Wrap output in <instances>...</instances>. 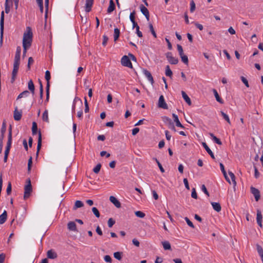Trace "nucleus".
Returning <instances> with one entry per match:
<instances>
[{
  "mask_svg": "<svg viewBox=\"0 0 263 263\" xmlns=\"http://www.w3.org/2000/svg\"><path fill=\"white\" fill-rule=\"evenodd\" d=\"M42 146V134L40 131L39 132V137L37 140V152H36V156L38 155L39 151L41 148Z\"/></svg>",
  "mask_w": 263,
  "mask_h": 263,
  "instance_id": "15",
  "label": "nucleus"
},
{
  "mask_svg": "<svg viewBox=\"0 0 263 263\" xmlns=\"http://www.w3.org/2000/svg\"><path fill=\"white\" fill-rule=\"evenodd\" d=\"M11 190H12L11 184L10 182H9L7 187V190H6L7 194L8 195H9L11 193Z\"/></svg>",
  "mask_w": 263,
  "mask_h": 263,
  "instance_id": "62",
  "label": "nucleus"
},
{
  "mask_svg": "<svg viewBox=\"0 0 263 263\" xmlns=\"http://www.w3.org/2000/svg\"><path fill=\"white\" fill-rule=\"evenodd\" d=\"M37 125L35 122H33L32 123V134L35 135L37 133Z\"/></svg>",
  "mask_w": 263,
  "mask_h": 263,
  "instance_id": "34",
  "label": "nucleus"
},
{
  "mask_svg": "<svg viewBox=\"0 0 263 263\" xmlns=\"http://www.w3.org/2000/svg\"><path fill=\"white\" fill-rule=\"evenodd\" d=\"M241 80L242 82L244 83V84L246 85V87H249V85L248 82V80L246 78H245L244 77H241Z\"/></svg>",
  "mask_w": 263,
  "mask_h": 263,
  "instance_id": "57",
  "label": "nucleus"
},
{
  "mask_svg": "<svg viewBox=\"0 0 263 263\" xmlns=\"http://www.w3.org/2000/svg\"><path fill=\"white\" fill-rule=\"evenodd\" d=\"M211 204L214 210L216 212H219L221 211V207L220 203L218 202H212Z\"/></svg>",
  "mask_w": 263,
  "mask_h": 263,
  "instance_id": "20",
  "label": "nucleus"
},
{
  "mask_svg": "<svg viewBox=\"0 0 263 263\" xmlns=\"http://www.w3.org/2000/svg\"><path fill=\"white\" fill-rule=\"evenodd\" d=\"M262 216L261 212L260 210L258 209L257 210L256 221H257V224L260 228H262V223H261L262 222Z\"/></svg>",
  "mask_w": 263,
  "mask_h": 263,
  "instance_id": "11",
  "label": "nucleus"
},
{
  "mask_svg": "<svg viewBox=\"0 0 263 263\" xmlns=\"http://www.w3.org/2000/svg\"><path fill=\"white\" fill-rule=\"evenodd\" d=\"M20 57L21 54L15 53L13 63L14 65H20Z\"/></svg>",
  "mask_w": 263,
  "mask_h": 263,
  "instance_id": "35",
  "label": "nucleus"
},
{
  "mask_svg": "<svg viewBox=\"0 0 263 263\" xmlns=\"http://www.w3.org/2000/svg\"><path fill=\"white\" fill-rule=\"evenodd\" d=\"M191 196H192V198H193L194 199H197V194L196 193V190H195V188H193L192 189Z\"/></svg>",
  "mask_w": 263,
  "mask_h": 263,
  "instance_id": "61",
  "label": "nucleus"
},
{
  "mask_svg": "<svg viewBox=\"0 0 263 263\" xmlns=\"http://www.w3.org/2000/svg\"><path fill=\"white\" fill-rule=\"evenodd\" d=\"M68 229L70 231H77L76 224L73 221H70L67 224Z\"/></svg>",
  "mask_w": 263,
  "mask_h": 263,
  "instance_id": "17",
  "label": "nucleus"
},
{
  "mask_svg": "<svg viewBox=\"0 0 263 263\" xmlns=\"http://www.w3.org/2000/svg\"><path fill=\"white\" fill-rule=\"evenodd\" d=\"M42 119L43 121H46L47 122H49V119H48V111L47 110H45L42 116Z\"/></svg>",
  "mask_w": 263,
  "mask_h": 263,
  "instance_id": "36",
  "label": "nucleus"
},
{
  "mask_svg": "<svg viewBox=\"0 0 263 263\" xmlns=\"http://www.w3.org/2000/svg\"><path fill=\"white\" fill-rule=\"evenodd\" d=\"M190 6H191L190 11H191V12H193L195 11V8H196L195 3L193 0L191 1V3H190Z\"/></svg>",
  "mask_w": 263,
  "mask_h": 263,
  "instance_id": "48",
  "label": "nucleus"
},
{
  "mask_svg": "<svg viewBox=\"0 0 263 263\" xmlns=\"http://www.w3.org/2000/svg\"><path fill=\"white\" fill-rule=\"evenodd\" d=\"M4 11H2L1 12V21H0V30H1L0 44L1 46L3 44V33H4Z\"/></svg>",
  "mask_w": 263,
  "mask_h": 263,
  "instance_id": "3",
  "label": "nucleus"
},
{
  "mask_svg": "<svg viewBox=\"0 0 263 263\" xmlns=\"http://www.w3.org/2000/svg\"><path fill=\"white\" fill-rule=\"evenodd\" d=\"M115 9V4L113 0H110L109 7L107 8V12L108 13H111Z\"/></svg>",
  "mask_w": 263,
  "mask_h": 263,
  "instance_id": "22",
  "label": "nucleus"
},
{
  "mask_svg": "<svg viewBox=\"0 0 263 263\" xmlns=\"http://www.w3.org/2000/svg\"><path fill=\"white\" fill-rule=\"evenodd\" d=\"M251 193L254 195L255 200L256 201H258L260 197L259 191L257 189L252 186L251 187Z\"/></svg>",
  "mask_w": 263,
  "mask_h": 263,
  "instance_id": "7",
  "label": "nucleus"
},
{
  "mask_svg": "<svg viewBox=\"0 0 263 263\" xmlns=\"http://www.w3.org/2000/svg\"><path fill=\"white\" fill-rule=\"evenodd\" d=\"M46 98L45 102H48L49 99V85L46 87Z\"/></svg>",
  "mask_w": 263,
  "mask_h": 263,
  "instance_id": "55",
  "label": "nucleus"
},
{
  "mask_svg": "<svg viewBox=\"0 0 263 263\" xmlns=\"http://www.w3.org/2000/svg\"><path fill=\"white\" fill-rule=\"evenodd\" d=\"M29 94V92L28 90H25L18 96L17 99H21L24 97H27Z\"/></svg>",
  "mask_w": 263,
  "mask_h": 263,
  "instance_id": "39",
  "label": "nucleus"
},
{
  "mask_svg": "<svg viewBox=\"0 0 263 263\" xmlns=\"http://www.w3.org/2000/svg\"><path fill=\"white\" fill-rule=\"evenodd\" d=\"M34 62V60L32 57H30L28 59V65H27V68L28 70L30 69V65L32 64Z\"/></svg>",
  "mask_w": 263,
  "mask_h": 263,
  "instance_id": "56",
  "label": "nucleus"
},
{
  "mask_svg": "<svg viewBox=\"0 0 263 263\" xmlns=\"http://www.w3.org/2000/svg\"><path fill=\"white\" fill-rule=\"evenodd\" d=\"M122 255V252H116L114 253V257L119 260H121Z\"/></svg>",
  "mask_w": 263,
  "mask_h": 263,
  "instance_id": "37",
  "label": "nucleus"
},
{
  "mask_svg": "<svg viewBox=\"0 0 263 263\" xmlns=\"http://www.w3.org/2000/svg\"><path fill=\"white\" fill-rule=\"evenodd\" d=\"M181 59V61L186 65H188L189 64V60L188 58L186 55L183 54L182 57H180Z\"/></svg>",
  "mask_w": 263,
  "mask_h": 263,
  "instance_id": "46",
  "label": "nucleus"
},
{
  "mask_svg": "<svg viewBox=\"0 0 263 263\" xmlns=\"http://www.w3.org/2000/svg\"><path fill=\"white\" fill-rule=\"evenodd\" d=\"M182 96L183 98V99L185 100V101L189 105H191V101L190 98L189 97V96L186 95V93L184 91H181Z\"/></svg>",
  "mask_w": 263,
  "mask_h": 263,
  "instance_id": "25",
  "label": "nucleus"
},
{
  "mask_svg": "<svg viewBox=\"0 0 263 263\" xmlns=\"http://www.w3.org/2000/svg\"><path fill=\"white\" fill-rule=\"evenodd\" d=\"M33 34L31 27H27L23 35V46L30 47L31 45Z\"/></svg>",
  "mask_w": 263,
  "mask_h": 263,
  "instance_id": "1",
  "label": "nucleus"
},
{
  "mask_svg": "<svg viewBox=\"0 0 263 263\" xmlns=\"http://www.w3.org/2000/svg\"><path fill=\"white\" fill-rule=\"evenodd\" d=\"M28 87L29 90L31 91L32 94L33 95L34 94V85L33 82L32 80H30L28 83Z\"/></svg>",
  "mask_w": 263,
  "mask_h": 263,
  "instance_id": "23",
  "label": "nucleus"
},
{
  "mask_svg": "<svg viewBox=\"0 0 263 263\" xmlns=\"http://www.w3.org/2000/svg\"><path fill=\"white\" fill-rule=\"evenodd\" d=\"M12 143V126L10 125L9 127V133L8 137V141L6 147L11 148Z\"/></svg>",
  "mask_w": 263,
  "mask_h": 263,
  "instance_id": "10",
  "label": "nucleus"
},
{
  "mask_svg": "<svg viewBox=\"0 0 263 263\" xmlns=\"http://www.w3.org/2000/svg\"><path fill=\"white\" fill-rule=\"evenodd\" d=\"M93 3V0H86L85 11L89 12L91 10V7Z\"/></svg>",
  "mask_w": 263,
  "mask_h": 263,
  "instance_id": "13",
  "label": "nucleus"
},
{
  "mask_svg": "<svg viewBox=\"0 0 263 263\" xmlns=\"http://www.w3.org/2000/svg\"><path fill=\"white\" fill-rule=\"evenodd\" d=\"M104 260L107 262L111 263L112 259L109 255H105L104 257Z\"/></svg>",
  "mask_w": 263,
  "mask_h": 263,
  "instance_id": "60",
  "label": "nucleus"
},
{
  "mask_svg": "<svg viewBox=\"0 0 263 263\" xmlns=\"http://www.w3.org/2000/svg\"><path fill=\"white\" fill-rule=\"evenodd\" d=\"M14 119L16 121H19L21 120L22 117V112L17 110V107L15 108L14 111Z\"/></svg>",
  "mask_w": 263,
  "mask_h": 263,
  "instance_id": "19",
  "label": "nucleus"
},
{
  "mask_svg": "<svg viewBox=\"0 0 263 263\" xmlns=\"http://www.w3.org/2000/svg\"><path fill=\"white\" fill-rule=\"evenodd\" d=\"M166 58L171 64L176 65L178 63V59L173 57L172 53L168 52L166 54Z\"/></svg>",
  "mask_w": 263,
  "mask_h": 263,
  "instance_id": "5",
  "label": "nucleus"
},
{
  "mask_svg": "<svg viewBox=\"0 0 263 263\" xmlns=\"http://www.w3.org/2000/svg\"><path fill=\"white\" fill-rule=\"evenodd\" d=\"M158 106L159 108H161L163 109H167L168 108L167 105L165 101L164 97L162 95H161L159 97Z\"/></svg>",
  "mask_w": 263,
  "mask_h": 263,
  "instance_id": "6",
  "label": "nucleus"
},
{
  "mask_svg": "<svg viewBox=\"0 0 263 263\" xmlns=\"http://www.w3.org/2000/svg\"><path fill=\"white\" fill-rule=\"evenodd\" d=\"M149 30H150V31L151 32L152 34H153V35L154 36V37L156 38L157 37V34L154 30V27H153V26L152 24H149Z\"/></svg>",
  "mask_w": 263,
  "mask_h": 263,
  "instance_id": "42",
  "label": "nucleus"
},
{
  "mask_svg": "<svg viewBox=\"0 0 263 263\" xmlns=\"http://www.w3.org/2000/svg\"><path fill=\"white\" fill-rule=\"evenodd\" d=\"M101 164L100 163L98 164L93 169V171L95 173L98 174L101 169Z\"/></svg>",
  "mask_w": 263,
  "mask_h": 263,
  "instance_id": "44",
  "label": "nucleus"
},
{
  "mask_svg": "<svg viewBox=\"0 0 263 263\" xmlns=\"http://www.w3.org/2000/svg\"><path fill=\"white\" fill-rule=\"evenodd\" d=\"M163 247L165 250H169L171 249L170 243L168 241H164L162 242Z\"/></svg>",
  "mask_w": 263,
  "mask_h": 263,
  "instance_id": "30",
  "label": "nucleus"
},
{
  "mask_svg": "<svg viewBox=\"0 0 263 263\" xmlns=\"http://www.w3.org/2000/svg\"><path fill=\"white\" fill-rule=\"evenodd\" d=\"M155 160H156L158 166H159V168H160V171L162 172V173H164V168H163L162 165L161 164V163L159 162V161L156 159L155 158Z\"/></svg>",
  "mask_w": 263,
  "mask_h": 263,
  "instance_id": "58",
  "label": "nucleus"
},
{
  "mask_svg": "<svg viewBox=\"0 0 263 263\" xmlns=\"http://www.w3.org/2000/svg\"><path fill=\"white\" fill-rule=\"evenodd\" d=\"M166 119L170 122L169 128H171L172 129H173L174 131L175 132L176 131V129H175V126H174V125L173 124V123L172 122L171 119L168 118H167Z\"/></svg>",
  "mask_w": 263,
  "mask_h": 263,
  "instance_id": "50",
  "label": "nucleus"
},
{
  "mask_svg": "<svg viewBox=\"0 0 263 263\" xmlns=\"http://www.w3.org/2000/svg\"><path fill=\"white\" fill-rule=\"evenodd\" d=\"M177 48L180 57H182V55L184 54L182 47L180 45L178 44L177 45Z\"/></svg>",
  "mask_w": 263,
  "mask_h": 263,
  "instance_id": "41",
  "label": "nucleus"
},
{
  "mask_svg": "<svg viewBox=\"0 0 263 263\" xmlns=\"http://www.w3.org/2000/svg\"><path fill=\"white\" fill-rule=\"evenodd\" d=\"M201 189L202 191V192H203L206 195L209 196V193L205 185H204V184L202 185Z\"/></svg>",
  "mask_w": 263,
  "mask_h": 263,
  "instance_id": "63",
  "label": "nucleus"
},
{
  "mask_svg": "<svg viewBox=\"0 0 263 263\" xmlns=\"http://www.w3.org/2000/svg\"><path fill=\"white\" fill-rule=\"evenodd\" d=\"M120 30L118 28H115L114 34L115 41H116L118 39L120 35Z\"/></svg>",
  "mask_w": 263,
  "mask_h": 263,
  "instance_id": "32",
  "label": "nucleus"
},
{
  "mask_svg": "<svg viewBox=\"0 0 263 263\" xmlns=\"http://www.w3.org/2000/svg\"><path fill=\"white\" fill-rule=\"evenodd\" d=\"M32 164V157H31L29 158V159L28 160V171L29 172H30L31 170Z\"/></svg>",
  "mask_w": 263,
  "mask_h": 263,
  "instance_id": "59",
  "label": "nucleus"
},
{
  "mask_svg": "<svg viewBox=\"0 0 263 263\" xmlns=\"http://www.w3.org/2000/svg\"><path fill=\"white\" fill-rule=\"evenodd\" d=\"M19 68V65L13 64V69L12 72V76H16Z\"/></svg>",
  "mask_w": 263,
  "mask_h": 263,
  "instance_id": "38",
  "label": "nucleus"
},
{
  "mask_svg": "<svg viewBox=\"0 0 263 263\" xmlns=\"http://www.w3.org/2000/svg\"><path fill=\"white\" fill-rule=\"evenodd\" d=\"M140 9L142 13L145 16L147 20H149V13L148 9L142 4L140 6Z\"/></svg>",
  "mask_w": 263,
  "mask_h": 263,
  "instance_id": "8",
  "label": "nucleus"
},
{
  "mask_svg": "<svg viewBox=\"0 0 263 263\" xmlns=\"http://www.w3.org/2000/svg\"><path fill=\"white\" fill-rule=\"evenodd\" d=\"M135 12L134 11L133 12L130 13L129 15V18L130 21L132 22L135 21Z\"/></svg>",
  "mask_w": 263,
  "mask_h": 263,
  "instance_id": "64",
  "label": "nucleus"
},
{
  "mask_svg": "<svg viewBox=\"0 0 263 263\" xmlns=\"http://www.w3.org/2000/svg\"><path fill=\"white\" fill-rule=\"evenodd\" d=\"M109 200L117 208H119L121 207V203H120V201L115 197H114L113 196H110Z\"/></svg>",
  "mask_w": 263,
  "mask_h": 263,
  "instance_id": "12",
  "label": "nucleus"
},
{
  "mask_svg": "<svg viewBox=\"0 0 263 263\" xmlns=\"http://www.w3.org/2000/svg\"><path fill=\"white\" fill-rule=\"evenodd\" d=\"M209 135H210L211 138L212 139V140L216 143H217L218 145H221L222 144V142L220 141V140L219 139H218V138H217L213 134L210 133Z\"/></svg>",
  "mask_w": 263,
  "mask_h": 263,
  "instance_id": "27",
  "label": "nucleus"
},
{
  "mask_svg": "<svg viewBox=\"0 0 263 263\" xmlns=\"http://www.w3.org/2000/svg\"><path fill=\"white\" fill-rule=\"evenodd\" d=\"M32 191V185L30 179L27 180V184L24 187V199H27L30 195V194Z\"/></svg>",
  "mask_w": 263,
  "mask_h": 263,
  "instance_id": "2",
  "label": "nucleus"
},
{
  "mask_svg": "<svg viewBox=\"0 0 263 263\" xmlns=\"http://www.w3.org/2000/svg\"><path fill=\"white\" fill-rule=\"evenodd\" d=\"M4 134L5 133H1V136L0 137V153L2 152L3 148V140L4 137Z\"/></svg>",
  "mask_w": 263,
  "mask_h": 263,
  "instance_id": "47",
  "label": "nucleus"
},
{
  "mask_svg": "<svg viewBox=\"0 0 263 263\" xmlns=\"http://www.w3.org/2000/svg\"><path fill=\"white\" fill-rule=\"evenodd\" d=\"M10 6L9 5V2L8 0H6L5 3V12L6 13H8L10 12V8L11 6H12L13 4L12 2L11 1L10 2Z\"/></svg>",
  "mask_w": 263,
  "mask_h": 263,
  "instance_id": "28",
  "label": "nucleus"
},
{
  "mask_svg": "<svg viewBox=\"0 0 263 263\" xmlns=\"http://www.w3.org/2000/svg\"><path fill=\"white\" fill-rule=\"evenodd\" d=\"M220 114L222 116L223 118L229 124H231V121L229 116L224 113L223 111H220Z\"/></svg>",
  "mask_w": 263,
  "mask_h": 263,
  "instance_id": "31",
  "label": "nucleus"
},
{
  "mask_svg": "<svg viewBox=\"0 0 263 263\" xmlns=\"http://www.w3.org/2000/svg\"><path fill=\"white\" fill-rule=\"evenodd\" d=\"M84 206V203L80 200H77L75 202L74 205L73 207V210H76L78 208H82Z\"/></svg>",
  "mask_w": 263,
  "mask_h": 263,
  "instance_id": "26",
  "label": "nucleus"
},
{
  "mask_svg": "<svg viewBox=\"0 0 263 263\" xmlns=\"http://www.w3.org/2000/svg\"><path fill=\"white\" fill-rule=\"evenodd\" d=\"M48 258L50 259H55L57 257V254L52 250L48 251L47 253Z\"/></svg>",
  "mask_w": 263,
  "mask_h": 263,
  "instance_id": "18",
  "label": "nucleus"
},
{
  "mask_svg": "<svg viewBox=\"0 0 263 263\" xmlns=\"http://www.w3.org/2000/svg\"><path fill=\"white\" fill-rule=\"evenodd\" d=\"M202 145L203 147L205 148V149L206 150L207 153L210 155L211 158L212 159H214L215 157H214V154L212 152V151L211 150V149L209 147V146H208L206 143L205 142H202Z\"/></svg>",
  "mask_w": 263,
  "mask_h": 263,
  "instance_id": "14",
  "label": "nucleus"
},
{
  "mask_svg": "<svg viewBox=\"0 0 263 263\" xmlns=\"http://www.w3.org/2000/svg\"><path fill=\"white\" fill-rule=\"evenodd\" d=\"M256 248L257 252L259 254V256L260 257L262 256V255H263V249L262 247L260 245H257Z\"/></svg>",
  "mask_w": 263,
  "mask_h": 263,
  "instance_id": "43",
  "label": "nucleus"
},
{
  "mask_svg": "<svg viewBox=\"0 0 263 263\" xmlns=\"http://www.w3.org/2000/svg\"><path fill=\"white\" fill-rule=\"evenodd\" d=\"M121 64L125 67H127L130 68H133V65L131 63L130 59L127 55H124L121 60Z\"/></svg>",
  "mask_w": 263,
  "mask_h": 263,
  "instance_id": "4",
  "label": "nucleus"
},
{
  "mask_svg": "<svg viewBox=\"0 0 263 263\" xmlns=\"http://www.w3.org/2000/svg\"><path fill=\"white\" fill-rule=\"evenodd\" d=\"M184 219L186 221V222L189 226H190V227H191L192 228H194V226L193 223L187 217H185Z\"/></svg>",
  "mask_w": 263,
  "mask_h": 263,
  "instance_id": "54",
  "label": "nucleus"
},
{
  "mask_svg": "<svg viewBox=\"0 0 263 263\" xmlns=\"http://www.w3.org/2000/svg\"><path fill=\"white\" fill-rule=\"evenodd\" d=\"M165 75L169 77H171L173 75V72L168 65L165 67Z\"/></svg>",
  "mask_w": 263,
  "mask_h": 263,
  "instance_id": "33",
  "label": "nucleus"
},
{
  "mask_svg": "<svg viewBox=\"0 0 263 263\" xmlns=\"http://www.w3.org/2000/svg\"><path fill=\"white\" fill-rule=\"evenodd\" d=\"M45 78L47 81L46 86H48L49 85V88H50L49 80L51 78V76H50V73L49 71H48V70L46 71Z\"/></svg>",
  "mask_w": 263,
  "mask_h": 263,
  "instance_id": "29",
  "label": "nucleus"
},
{
  "mask_svg": "<svg viewBox=\"0 0 263 263\" xmlns=\"http://www.w3.org/2000/svg\"><path fill=\"white\" fill-rule=\"evenodd\" d=\"M213 93H214V96L216 98V100L217 102H218L219 103H221V104H223V100L219 97L217 90L215 89H213Z\"/></svg>",
  "mask_w": 263,
  "mask_h": 263,
  "instance_id": "24",
  "label": "nucleus"
},
{
  "mask_svg": "<svg viewBox=\"0 0 263 263\" xmlns=\"http://www.w3.org/2000/svg\"><path fill=\"white\" fill-rule=\"evenodd\" d=\"M108 40V37L106 35H104L103 36V42H102V45L103 46H106Z\"/></svg>",
  "mask_w": 263,
  "mask_h": 263,
  "instance_id": "53",
  "label": "nucleus"
},
{
  "mask_svg": "<svg viewBox=\"0 0 263 263\" xmlns=\"http://www.w3.org/2000/svg\"><path fill=\"white\" fill-rule=\"evenodd\" d=\"M135 215L137 217H140V218H143V217H144V216L145 215L143 212L140 211H136L135 212Z\"/></svg>",
  "mask_w": 263,
  "mask_h": 263,
  "instance_id": "49",
  "label": "nucleus"
},
{
  "mask_svg": "<svg viewBox=\"0 0 263 263\" xmlns=\"http://www.w3.org/2000/svg\"><path fill=\"white\" fill-rule=\"evenodd\" d=\"M166 119L170 122L169 128H171L172 129H173L174 131L175 132L176 131V129H175V126H174V125L173 124V123L172 122L171 119L168 118H167Z\"/></svg>",
  "mask_w": 263,
  "mask_h": 263,
  "instance_id": "51",
  "label": "nucleus"
},
{
  "mask_svg": "<svg viewBox=\"0 0 263 263\" xmlns=\"http://www.w3.org/2000/svg\"><path fill=\"white\" fill-rule=\"evenodd\" d=\"M7 213L6 211H4V212L0 215V224H2L7 220Z\"/></svg>",
  "mask_w": 263,
  "mask_h": 263,
  "instance_id": "21",
  "label": "nucleus"
},
{
  "mask_svg": "<svg viewBox=\"0 0 263 263\" xmlns=\"http://www.w3.org/2000/svg\"><path fill=\"white\" fill-rule=\"evenodd\" d=\"M143 74L147 78V80L151 82L152 84H153L154 83V79L153 76H152L151 72L146 69H143L142 70Z\"/></svg>",
  "mask_w": 263,
  "mask_h": 263,
  "instance_id": "9",
  "label": "nucleus"
},
{
  "mask_svg": "<svg viewBox=\"0 0 263 263\" xmlns=\"http://www.w3.org/2000/svg\"><path fill=\"white\" fill-rule=\"evenodd\" d=\"M115 223V221L111 218H109L108 220V226L109 228H111L113 225Z\"/></svg>",
  "mask_w": 263,
  "mask_h": 263,
  "instance_id": "52",
  "label": "nucleus"
},
{
  "mask_svg": "<svg viewBox=\"0 0 263 263\" xmlns=\"http://www.w3.org/2000/svg\"><path fill=\"white\" fill-rule=\"evenodd\" d=\"M172 116L174 118V122L176 123V125L177 127H179L183 128H184V127L181 124V123L179 121L177 115H176L175 114H173Z\"/></svg>",
  "mask_w": 263,
  "mask_h": 263,
  "instance_id": "16",
  "label": "nucleus"
},
{
  "mask_svg": "<svg viewBox=\"0 0 263 263\" xmlns=\"http://www.w3.org/2000/svg\"><path fill=\"white\" fill-rule=\"evenodd\" d=\"M229 175H230L231 179H232V181L233 182V183L234 184V186H235L236 185V182L235 181V175L234 174V173H233L231 171H229Z\"/></svg>",
  "mask_w": 263,
  "mask_h": 263,
  "instance_id": "40",
  "label": "nucleus"
},
{
  "mask_svg": "<svg viewBox=\"0 0 263 263\" xmlns=\"http://www.w3.org/2000/svg\"><path fill=\"white\" fill-rule=\"evenodd\" d=\"M92 211L93 213L94 214V215L97 218H99L100 217V212L98 211V210L97 209V208H96V207H93L92 208Z\"/></svg>",
  "mask_w": 263,
  "mask_h": 263,
  "instance_id": "45",
  "label": "nucleus"
}]
</instances>
